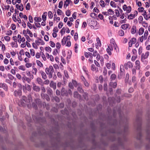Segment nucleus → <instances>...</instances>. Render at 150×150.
Listing matches in <instances>:
<instances>
[{"instance_id": "f257e3e1", "label": "nucleus", "mask_w": 150, "mask_h": 150, "mask_svg": "<svg viewBox=\"0 0 150 150\" xmlns=\"http://www.w3.org/2000/svg\"><path fill=\"white\" fill-rule=\"evenodd\" d=\"M54 71V69L52 66H50L49 67L46 68L45 69V72L47 74L53 73Z\"/></svg>"}, {"instance_id": "f03ea898", "label": "nucleus", "mask_w": 150, "mask_h": 150, "mask_svg": "<svg viewBox=\"0 0 150 150\" xmlns=\"http://www.w3.org/2000/svg\"><path fill=\"white\" fill-rule=\"evenodd\" d=\"M124 67L125 69L127 70L128 69V68H132L133 67V65L131 62L129 61L124 64Z\"/></svg>"}, {"instance_id": "7ed1b4c3", "label": "nucleus", "mask_w": 150, "mask_h": 150, "mask_svg": "<svg viewBox=\"0 0 150 150\" xmlns=\"http://www.w3.org/2000/svg\"><path fill=\"white\" fill-rule=\"evenodd\" d=\"M123 9L124 11H126L127 13H129L131 11V7L130 6H127L125 4L124 5L123 7Z\"/></svg>"}, {"instance_id": "20e7f679", "label": "nucleus", "mask_w": 150, "mask_h": 150, "mask_svg": "<svg viewBox=\"0 0 150 150\" xmlns=\"http://www.w3.org/2000/svg\"><path fill=\"white\" fill-rule=\"evenodd\" d=\"M149 52L147 51L145 53H142L141 56V59H145L147 58L149 56Z\"/></svg>"}, {"instance_id": "39448f33", "label": "nucleus", "mask_w": 150, "mask_h": 150, "mask_svg": "<svg viewBox=\"0 0 150 150\" xmlns=\"http://www.w3.org/2000/svg\"><path fill=\"white\" fill-rule=\"evenodd\" d=\"M18 89V91L15 90L14 91V95L16 97L20 96L22 95L21 89Z\"/></svg>"}, {"instance_id": "423d86ee", "label": "nucleus", "mask_w": 150, "mask_h": 150, "mask_svg": "<svg viewBox=\"0 0 150 150\" xmlns=\"http://www.w3.org/2000/svg\"><path fill=\"white\" fill-rule=\"evenodd\" d=\"M137 42V40L135 38H133L130 40L129 42V45L130 47H132L133 44H134Z\"/></svg>"}, {"instance_id": "0eeeda50", "label": "nucleus", "mask_w": 150, "mask_h": 150, "mask_svg": "<svg viewBox=\"0 0 150 150\" xmlns=\"http://www.w3.org/2000/svg\"><path fill=\"white\" fill-rule=\"evenodd\" d=\"M13 86L15 88H16L17 87L19 89H22V85L21 84L18 83H16L15 82H13Z\"/></svg>"}, {"instance_id": "6e6552de", "label": "nucleus", "mask_w": 150, "mask_h": 150, "mask_svg": "<svg viewBox=\"0 0 150 150\" xmlns=\"http://www.w3.org/2000/svg\"><path fill=\"white\" fill-rule=\"evenodd\" d=\"M37 38L38 40H36L35 41V42L38 45H39L40 44H41V45H43L45 43L42 39L39 38Z\"/></svg>"}, {"instance_id": "1a4fd4ad", "label": "nucleus", "mask_w": 150, "mask_h": 150, "mask_svg": "<svg viewBox=\"0 0 150 150\" xmlns=\"http://www.w3.org/2000/svg\"><path fill=\"white\" fill-rule=\"evenodd\" d=\"M22 99L23 101H24L25 103L24 102H21L22 105V106H25L26 105H28V103H27V100H28L26 97L24 96H23L22 97Z\"/></svg>"}, {"instance_id": "9d476101", "label": "nucleus", "mask_w": 150, "mask_h": 150, "mask_svg": "<svg viewBox=\"0 0 150 150\" xmlns=\"http://www.w3.org/2000/svg\"><path fill=\"white\" fill-rule=\"evenodd\" d=\"M22 79L23 81L24 80L26 81L29 83H30L31 81V80L33 79H30V78L29 77H27L25 75H23V76L22 77Z\"/></svg>"}, {"instance_id": "9b49d317", "label": "nucleus", "mask_w": 150, "mask_h": 150, "mask_svg": "<svg viewBox=\"0 0 150 150\" xmlns=\"http://www.w3.org/2000/svg\"><path fill=\"white\" fill-rule=\"evenodd\" d=\"M135 68L136 69L139 70H140V61L138 60H137L136 61Z\"/></svg>"}, {"instance_id": "f8f14e48", "label": "nucleus", "mask_w": 150, "mask_h": 150, "mask_svg": "<svg viewBox=\"0 0 150 150\" xmlns=\"http://www.w3.org/2000/svg\"><path fill=\"white\" fill-rule=\"evenodd\" d=\"M33 88L34 91L37 92H39L40 91V88L39 87L37 86L36 84L34 83L33 84Z\"/></svg>"}, {"instance_id": "ddd939ff", "label": "nucleus", "mask_w": 150, "mask_h": 150, "mask_svg": "<svg viewBox=\"0 0 150 150\" xmlns=\"http://www.w3.org/2000/svg\"><path fill=\"white\" fill-rule=\"evenodd\" d=\"M50 86L55 90L56 88V83L53 81H51L50 84Z\"/></svg>"}, {"instance_id": "4468645a", "label": "nucleus", "mask_w": 150, "mask_h": 150, "mask_svg": "<svg viewBox=\"0 0 150 150\" xmlns=\"http://www.w3.org/2000/svg\"><path fill=\"white\" fill-rule=\"evenodd\" d=\"M41 96L44 99H45L47 101H49L50 99L49 96L46 94H41Z\"/></svg>"}, {"instance_id": "2eb2a0df", "label": "nucleus", "mask_w": 150, "mask_h": 150, "mask_svg": "<svg viewBox=\"0 0 150 150\" xmlns=\"http://www.w3.org/2000/svg\"><path fill=\"white\" fill-rule=\"evenodd\" d=\"M123 65H121L120 67V74L121 76H122L124 74L125 70Z\"/></svg>"}, {"instance_id": "dca6fc26", "label": "nucleus", "mask_w": 150, "mask_h": 150, "mask_svg": "<svg viewBox=\"0 0 150 150\" xmlns=\"http://www.w3.org/2000/svg\"><path fill=\"white\" fill-rule=\"evenodd\" d=\"M28 99L27 100V103L28 105L30 104L32 102V98L31 95H29L28 96Z\"/></svg>"}, {"instance_id": "f3484780", "label": "nucleus", "mask_w": 150, "mask_h": 150, "mask_svg": "<svg viewBox=\"0 0 150 150\" xmlns=\"http://www.w3.org/2000/svg\"><path fill=\"white\" fill-rule=\"evenodd\" d=\"M40 73L41 74L42 78L44 80H46L47 77L45 73L43 71H41Z\"/></svg>"}, {"instance_id": "a211bd4d", "label": "nucleus", "mask_w": 150, "mask_h": 150, "mask_svg": "<svg viewBox=\"0 0 150 150\" xmlns=\"http://www.w3.org/2000/svg\"><path fill=\"white\" fill-rule=\"evenodd\" d=\"M91 69L93 71L97 72L98 71V68L96 67L94 64L91 65Z\"/></svg>"}, {"instance_id": "6ab92c4d", "label": "nucleus", "mask_w": 150, "mask_h": 150, "mask_svg": "<svg viewBox=\"0 0 150 150\" xmlns=\"http://www.w3.org/2000/svg\"><path fill=\"white\" fill-rule=\"evenodd\" d=\"M116 77L117 76L115 74H112L110 78V82H112V81H114L116 79Z\"/></svg>"}, {"instance_id": "aec40b11", "label": "nucleus", "mask_w": 150, "mask_h": 150, "mask_svg": "<svg viewBox=\"0 0 150 150\" xmlns=\"http://www.w3.org/2000/svg\"><path fill=\"white\" fill-rule=\"evenodd\" d=\"M16 7L18 9H19L21 11H23V7L22 4H21V5H19L18 4H17L16 5Z\"/></svg>"}, {"instance_id": "412c9836", "label": "nucleus", "mask_w": 150, "mask_h": 150, "mask_svg": "<svg viewBox=\"0 0 150 150\" xmlns=\"http://www.w3.org/2000/svg\"><path fill=\"white\" fill-rule=\"evenodd\" d=\"M132 81L134 83V86L136 87L137 85V81L136 78L135 76H133L132 79Z\"/></svg>"}, {"instance_id": "4be33fe9", "label": "nucleus", "mask_w": 150, "mask_h": 150, "mask_svg": "<svg viewBox=\"0 0 150 150\" xmlns=\"http://www.w3.org/2000/svg\"><path fill=\"white\" fill-rule=\"evenodd\" d=\"M136 27L135 25H133L132 28L131 30V33L132 34H134L136 32Z\"/></svg>"}, {"instance_id": "5701e85b", "label": "nucleus", "mask_w": 150, "mask_h": 150, "mask_svg": "<svg viewBox=\"0 0 150 150\" xmlns=\"http://www.w3.org/2000/svg\"><path fill=\"white\" fill-rule=\"evenodd\" d=\"M35 101L36 104L39 106H42V102L41 100L39 99H37L35 100Z\"/></svg>"}, {"instance_id": "b1692460", "label": "nucleus", "mask_w": 150, "mask_h": 150, "mask_svg": "<svg viewBox=\"0 0 150 150\" xmlns=\"http://www.w3.org/2000/svg\"><path fill=\"white\" fill-rule=\"evenodd\" d=\"M110 85H111L113 88H115L117 87V84L116 82H113L112 81L110 82Z\"/></svg>"}, {"instance_id": "393cba45", "label": "nucleus", "mask_w": 150, "mask_h": 150, "mask_svg": "<svg viewBox=\"0 0 150 150\" xmlns=\"http://www.w3.org/2000/svg\"><path fill=\"white\" fill-rule=\"evenodd\" d=\"M33 69L32 71V72L33 74L36 75L38 70L36 68H35L34 66H33Z\"/></svg>"}, {"instance_id": "a878e982", "label": "nucleus", "mask_w": 150, "mask_h": 150, "mask_svg": "<svg viewBox=\"0 0 150 150\" xmlns=\"http://www.w3.org/2000/svg\"><path fill=\"white\" fill-rule=\"evenodd\" d=\"M129 25L128 24H125L121 25V27L123 30H126L128 28Z\"/></svg>"}, {"instance_id": "bb28decb", "label": "nucleus", "mask_w": 150, "mask_h": 150, "mask_svg": "<svg viewBox=\"0 0 150 150\" xmlns=\"http://www.w3.org/2000/svg\"><path fill=\"white\" fill-rule=\"evenodd\" d=\"M26 74L27 75L29 76V78H30V79H33L34 77L33 74H31L30 71H26Z\"/></svg>"}, {"instance_id": "cd10ccee", "label": "nucleus", "mask_w": 150, "mask_h": 150, "mask_svg": "<svg viewBox=\"0 0 150 150\" xmlns=\"http://www.w3.org/2000/svg\"><path fill=\"white\" fill-rule=\"evenodd\" d=\"M47 15V12H45L43 13V14L42 16V19L44 21H46V16Z\"/></svg>"}, {"instance_id": "c85d7f7f", "label": "nucleus", "mask_w": 150, "mask_h": 150, "mask_svg": "<svg viewBox=\"0 0 150 150\" xmlns=\"http://www.w3.org/2000/svg\"><path fill=\"white\" fill-rule=\"evenodd\" d=\"M135 16V14H130L128 16L127 18L129 20H132L133 19Z\"/></svg>"}, {"instance_id": "c756f323", "label": "nucleus", "mask_w": 150, "mask_h": 150, "mask_svg": "<svg viewBox=\"0 0 150 150\" xmlns=\"http://www.w3.org/2000/svg\"><path fill=\"white\" fill-rule=\"evenodd\" d=\"M144 29L143 28H140L138 31V34L139 35H142L144 32Z\"/></svg>"}, {"instance_id": "7c9ffc66", "label": "nucleus", "mask_w": 150, "mask_h": 150, "mask_svg": "<svg viewBox=\"0 0 150 150\" xmlns=\"http://www.w3.org/2000/svg\"><path fill=\"white\" fill-rule=\"evenodd\" d=\"M36 81L38 83L40 84H41L42 83V80L40 77L37 78L36 79Z\"/></svg>"}, {"instance_id": "2f4dec72", "label": "nucleus", "mask_w": 150, "mask_h": 150, "mask_svg": "<svg viewBox=\"0 0 150 150\" xmlns=\"http://www.w3.org/2000/svg\"><path fill=\"white\" fill-rule=\"evenodd\" d=\"M36 63L37 65L40 67H43V64L40 61L37 60L36 61Z\"/></svg>"}, {"instance_id": "473e14b6", "label": "nucleus", "mask_w": 150, "mask_h": 150, "mask_svg": "<svg viewBox=\"0 0 150 150\" xmlns=\"http://www.w3.org/2000/svg\"><path fill=\"white\" fill-rule=\"evenodd\" d=\"M74 96L75 98H79L80 97V96L77 91H75L74 92Z\"/></svg>"}, {"instance_id": "72a5a7b5", "label": "nucleus", "mask_w": 150, "mask_h": 150, "mask_svg": "<svg viewBox=\"0 0 150 150\" xmlns=\"http://www.w3.org/2000/svg\"><path fill=\"white\" fill-rule=\"evenodd\" d=\"M99 3L102 7H104L106 5V4L105 3L104 1L102 0L100 1Z\"/></svg>"}, {"instance_id": "f704fd0d", "label": "nucleus", "mask_w": 150, "mask_h": 150, "mask_svg": "<svg viewBox=\"0 0 150 150\" xmlns=\"http://www.w3.org/2000/svg\"><path fill=\"white\" fill-rule=\"evenodd\" d=\"M118 34L120 36H123L125 34L124 32L122 30H121L119 31Z\"/></svg>"}, {"instance_id": "c9c22d12", "label": "nucleus", "mask_w": 150, "mask_h": 150, "mask_svg": "<svg viewBox=\"0 0 150 150\" xmlns=\"http://www.w3.org/2000/svg\"><path fill=\"white\" fill-rule=\"evenodd\" d=\"M0 88L5 89L7 88L6 85L4 83H0Z\"/></svg>"}, {"instance_id": "e433bc0d", "label": "nucleus", "mask_w": 150, "mask_h": 150, "mask_svg": "<svg viewBox=\"0 0 150 150\" xmlns=\"http://www.w3.org/2000/svg\"><path fill=\"white\" fill-rule=\"evenodd\" d=\"M47 93L49 95H51L53 94V91L50 88H49L48 89Z\"/></svg>"}, {"instance_id": "4c0bfd02", "label": "nucleus", "mask_w": 150, "mask_h": 150, "mask_svg": "<svg viewBox=\"0 0 150 150\" xmlns=\"http://www.w3.org/2000/svg\"><path fill=\"white\" fill-rule=\"evenodd\" d=\"M67 41L65 37H64L63 39H62V45H65Z\"/></svg>"}, {"instance_id": "58836bf2", "label": "nucleus", "mask_w": 150, "mask_h": 150, "mask_svg": "<svg viewBox=\"0 0 150 150\" xmlns=\"http://www.w3.org/2000/svg\"><path fill=\"white\" fill-rule=\"evenodd\" d=\"M66 90L64 88H62L61 91V93L62 96H64L65 95Z\"/></svg>"}, {"instance_id": "ea45409f", "label": "nucleus", "mask_w": 150, "mask_h": 150, "mask_svg": "<svg viewBox=\"0 0 150 150\" xmlns=\"http://www.w3.org/2000/svg\"><path fill=\"white\" fill-rule=\"evenodd\" d=\"M34 20L35 22H40L42 20V19L41 18L36 17L34 18Z\"/></svg>"}, {"instance_id": "a19ab883", "label": "nucleus", "mask_w": 150, "mask_h": 150, "mask_svg": "<svg viewBox=\"0 0 150 150\" xmlns=\"http://www.w3.org/2000/svg\"><path fill=\"white\" fill-rule=\"evenodd\" d=\"M148 35V32L147 30H146L144 33V40H146Z\"/></svg>"}, {"instance_id": "79ce46f5", "label": "nucleus", "mask_w": 150, "mask_h": 150, "mask_svg": "<svg viewBox=\"0 0 150 150\" xmlns=\"http://www.w3.org/2000/svg\"><path fill=\"white\" fill-rule=\"evenodd\" d=\"M114 11L111 9H110L108 11V15H113L114 13Z\"/></svg>"}, {"instance_id": "37998d69", "label": "nucleus", "mask_w": 150, "mask_h": 150, "mask_svg": "<svg viewBox=\"0 0 150 150\" xmlns=\"http://www.w3.org/2000/svg\"><path fill=\"white\" fill-rule=\"evenodd\" d=\"M48 16L49 18L51 19L52 18L53 16V14L51 11H49L48 12Z\"/></svg>"}, {"instance_id": "c03bdc74", "label": "nucleus", "mask_w": 150, "mask_h": 150, "mask_svg": "<svg viewBox=\"0 0 150 150\" xmlns=\"http://www.w3.org/2000/svg\"><path fill=\"white\" fill-rule=\"evenodd\" d=\"M110 5L112 7L115 8L116 6V4L114 2L112 1L110 2Z\"/></svg>"}, {"instance_id": "a18cd8bd", "label": "nucleus", "mask_w": 150, "mask_h": 150, "mask_svg": "<svg viewBox=\"0 0 150 150\" xmlns=\"http://www.w3.org/2000/svg\"><path fill=\"white\" fill-rule=\"evenodd\" d=\"M0 96L2 97H4L5 96V93L0 89Z\"/></svg>"}, {"instance_id": "49530a36", "label": "nucleus", "mask_w": 150, "mask_h": 150, "mask_svg": "<svg viewBox=\"0 0 150 150\" xmlns=\"http://www.w3.org/2000/svg\"><path fill=\"white\" fill-rule=\"evenodd\" d=\"M77 90L78 91H79V92L81 93H83V90L82 89V88L80 87V86H79L77 88Z\"/></svg>"}, {"instance_id": "de8ad7c7", "label": "nucleus", "mask_w": 150, "mask_h": 150, "mask_svg": "<svg viewBox=\"0 0 150 150\" xmlns=\"http://www.w3.org/2000/svg\"><path fill=\"white\" fill-rule=\"evenodd\" d=\"M107 70L106 69V68L104 67L103 69V75L104 76H105L107 74Z\"/></svg>"}, {"instance_id": "09e8293b", "label": "nucleus", "mask_w": 150, "mask_h": 150, "mask_svg": "<svg viewBox=\"0 0 150 150\" xmlns=\"http://www.w3.org/2000/svg\"><path fill=\"white\" fill-rule=\"evenodd\" d=\"M83 78L84 79V80H83V81H84V85L86 87H88L89 86L88 83L85 80L84 77L83 76Z\"/></svg>"}, {"instance_id": "8fccbe9b", "label": "nucleus", "mask_w": 150, "mask_h": 150, "mask_svg": "<svg viewBox=\"0 0 150 150\" xmlns=\"http://www.w3.org/2000/svg\"><path fill=\"white\" fill-rule=\"evenodd\" d=\"M30 53L31 55L32 56H34L35 54V52L34 50L33 49H30Z\"/></svg>"}, {"instance_id": "3c124183", "label": "nucleus", "mask_w": 150, "mask_h": 150, "mask_svg": "<svg viewBox=\"0 0 150 150\" xmlns=\"http://www.w3.org/2000/svg\"><path fill=\"white\" fill-rule=\"evenodd\" d=\"M18 69L20 70H21L23 71H25V67L23 65H21L20 66L18 67Z\"/></svg>"}, {"instance_id": "603ef678", "label": "nucleus", "mask_w": 150, "mask_h": 150, "mask_svg": "<svg viewBox=\"0 0 150 150\" xmlns=\"http://www.w3.org/2000/svg\"><path fill=\"white\" fill-rule=\"evenodd\" d=\"M45 49L47 52H51L52 50L51 48L49 47H45Z\"/></svg>"}, {"instance_id": "864d4df0", "label": "nucleus", "mask_w": 150, "mask_h": 150, "mask_svg": "<svg viewBox=\"0 0 150 150\" xmlns=\"http://www.w3.org/2000/svg\"><path fill=\"white\" fill-rule=\"evenodd\" d=\"M27 33L29 34L30 36L31 37H32L33 36V35L32 33L28 29L27 30Z\"/></svg>"}, {"instance_id": "5fc2aeb1", "label": "nucleus", "mask_w": 150, "mask_h": 150, "mask_svg": "<svg viewBox=\"0 0 150 150\" xmlns=\"http://www.w3.org/2000/svg\"><path fill=\"white\" fill-rule=\"evenodd\" d=\"M144 9V8L143 7H141L138 8V10L139 12H143Z\"/></svg>"}, {"instance_id": "6e6d98bb", "label": "nucleus", "mask_w": 150, "mask_h": 150, "mask_svg": "<svg viewBox=\"0 0 150 150\" xmlns=\"http://www.w3.org/2000/svg\"><path fill=\"white\" fill-rule=\"evenodd\" d=\"M64 73L65 77L67 79L68 78L69 76L67 71L64 70Z\"/></svg>"}, {"instance_id": "4d7b16f0", "label": "nucleus", "mask_w": 150, "mask_h": 150, "mask_svg": "<svg viewBox=\"0 0 150 150\" xmlns=\"http://www.w3.org/2000/svg\"><path fill=\"white\" fill-rule=\"evenodd\" d=\"M108 89V86L106 83H105L103 86V89L105 91H106Z\"/></svg>"}, {"instance_id": "13d9d810", "label": "nucleus", "mask_w": 150, "mask_h": 150, "mask_svg": "<svg viewBox=\"0 0 150 150\" xmlns=\"http://www.w3.org/2000/svg\"><path fill=\"white\" fill-rule=\"evenodd\" d=\"M144 18L147 20L150 18V14H149L148 15L146 14V15L144 16Z\"/></svg>"}, {"instance_id": "bf43d9fd", "label": "nucleus", "mask_w": 150, "mask_h": 150, "mask_svg": "<svg viewBox=\"0 0 150 150\" xmlns=\"http://www.w3.org/2000/svg\"><path fill=\"white\" fill-rule=\"evenodd\" d=\"M50 45L52 47H55V44L53 41H50Z\"/></svg>"}, {"instance_id": "052dcab7", "label": "nucleus", "mask_w": 150, "mask_h": 150, "mask_svg": "<svg viewBox=\"0 0 150 150\" xmlns=\"http://www.w3.org/2000/svg\"><path fill=\"white\" fill-rule=\"evenodd\" d=\"M30 5L29 3H28L26 5V10H29L30 8Z\"/></svg>"}, {"instance_id": "680f3d73", "label": "nucleus", "mask_w": 150, "mask_h": 150, "mask_svg": "<svg viewBox=\"0 0 150 150\" xmlns=\"http://www.w3.org/2000/svg\"><path fill=\"white\" fill-rule=\"evenodd\" d=\"M137 57V55L136 54H135L133 55L132 57V60L133 61H134L135 59Z\"/></svg>"}, {"instance_id": "e2e57ef3", "label": "nucleus", "mask_w": 150, "mask_h": 150, "mask_svg": "<svg viewBox=\"0 0 150 150\" xmlns=\"http://www.w3.org/2000/svg\"><path fill=\"white\" fill-rule=\"evenodd\" d=\"M63 4V2L62 1H60L59 3L58 7L59 8H62Z\"/></svg>"}, {"instance_id": "0e129e2a", "label": "nucleus", "mask_w": 150, "mask_h": 150, "mask_svg": "<svg viewBox=\"0 0 150 150\" xmlns=\"http://www.w3.org/2000/svg\"><path fill=\"white\" fill-rule=\"evenodd\" d=\"M115 12L117 17H119L120 16L119 11L117 9L115 10Z\"/></svg>"}, {"instance_id": "69168bd1", "label": "nucleus", "mask_w": 150, "mask_h": 150, "mask_svg": "<svg viewBox=\"0 0 150 150\" xmlns=\"http://www.w3.org/2000/svg\"><path fill=\"white\" fill-rule=\"evenodd\" d=\"M4 38L8 42L10 40V38L8 36H5L4 37Z\"/></svg>"}, {"instance_id": "338daca9", "label": "nucleus", "mask_w": 150, "mask_h": 150, "mask_svg": "<svg viewBox=\"0 0 150 150\" xmlns=\"http://www.w3.org/2000/svg\"><path fill=\"white\" fill-rule=\"evenodd\" d=\"M16 77L19 80H20L21 78V76L19 74H16Z\"/></svg>"}, {"instance_id": "774afa93", "label": "nucleus", "mask_w": 150, "mask_h": 150, "mask_svg": "<svg viewBox=\"0 0 150 150\" xmlns=\"http://www.w3.org/2000/svg\"><path fill=\"white\" fill-rule=\"evenodd\" d=\"M32 65V64L31 63H26L25 65L26 67L28 68L31 67Z\"/></svg>"}]
</instances>
